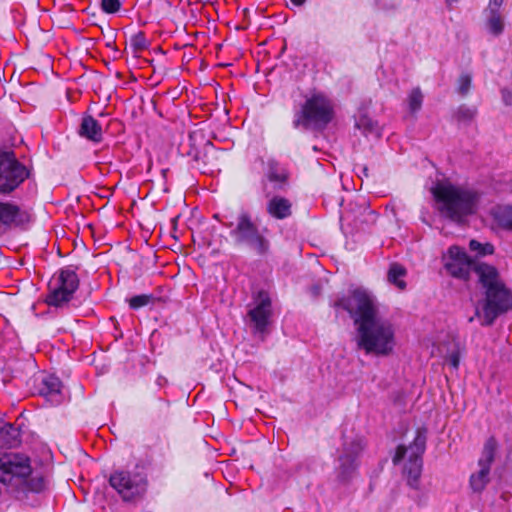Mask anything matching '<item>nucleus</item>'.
I'll return each instance as SVG.
<instances>
[{"label": "nucleus", "instance_id": "f257e3e1", "mask_svg": "<svg viewBox=\"0 0 512 512\" xmlns=\"http://www.w3.org/2000/svg\"><path fill=\"white\" fill-rule=\"evenodd\" d=\"M335 306L348 311L357 325V346L366 354L389 355L395 346V330L392 323L381 315L376 299L363 289H355L342 297Z\"/></svg>", "mask_w": 512, "mask_h": 512}, {"label": "nucleus", "instance_id": "f03ea898", "mask_svg": "<svg viewBox=\"0 0 512 512\" xmlns=\"http://www.w3.org/2000/svg\"><path fill=\"white\" fill-rule=\"evenodd\" d=\"M443 261L447 272L458 279H468L470 271L473 270L483 288L486 289L483 308L480 309L477 306L475 314L469 318V322H472L476 317L480 320L481 325H491L499 314L507 311L512 306V296L500 281L495 267L485 263L473 262L465 250L459 246H451L447 254L443 256Z\"/></svg>", "mask_w": 512, "mask_h": 512}, {"label": "nucleus", "instance_id": "7ed1b4c3", "mask_svg": "<svg viewBox=\"0 0 512 512\" xmlns=\"http://www.w3.org/2000/svg\"><path fill=\"white\" fill-rule=\"evenodd\" d=\"M439 213L456 223L476 213L481 194L468 187L457 186L449 181H438L431 188Z\"/></svg>", "mask_w": 512, "mask_h": 512}, {"label": "nucleus", "instance_id": "20e7f679", "mask_svg": "<svg viewBox=\"0 0 512 512\" xmlns=\"http://www.w3.org/2000/svg\"><path fill=\"white\" fill-rule=\"evenodd\" d=\"M28 457L12 452L0 453V482L7 485L18 499H24L28 492L40 493L47 487L46 479L33 475Z\"/></svg>", "mask_w": 512, "mask_h": 512}, {"label": "nucleus", "instance_id": "39448f33", "mask_svg": "<svg viewBox=\"0 0 512 512\" xmlns=\"http://www.w3.org/2000/svg\"><path fill=\"white\" fill-rule=\"evenodd\" d=\"M230 227V236L235 244L247 246L256 255L265 256L270 251V240L268 238V229L260 228L253 221L252 216L247 211H241L237 217L235 224L226 225Z\"/></svg>", "mask_w": 512, "mask_h": 512}, {"label": "nucleus", "instance_id": "423d86ee", "mask_svg": "<svg viewBox=\"0 0 512 512\" xmlns=\"http://www.w3.org/2000/svg\"><path fill=\"white\" fill-rule=\"evenodd\" d=\"M333 106L331 101L323 94H313L308 98L293 121L295 128L313 127L324 129L333 118Z\"/></svg>", "mask_w": 512, "mask_h": 512}, {"label": "nucleus", "instance_id": "0eeeda50", "mask_svg": "<svg viewBox=\"0 0 512 512\" xmlns=\"http://www.w3.org/2000/svg\"><path fill=\"white\" fill-rule=\"evenodd\" d=\"M426 445L425 432L418 429L415 438L409 447L403 445L398 446L393 463L396 465L408 455V461L404 467V473L407 476V483L410 487L418 489L419 479L422 472V454Z\"/></svg>", "mask_w": 512, "mask_h": 512}, {"label": "nucleus", "instance_id": "6e6552de", "mask_svg": "<svg viewBox=\"0 0 512 512\" xmlns=\"http://www.w3.org/2000/svg\"><path fill=\"white\" fill-rule=\"evenodd\" d=\"M363 450L362 439L344 437L342 448L338 450L336 478L341 483L348 482L358 467V457Z\"/></svg>", "mask_w": 512, "mask_h": 512}, {"label": "nucleus", "instance_id": "1a4fd4ad", "mask_svg": "<svg viewBox=\"0 0 512 512\" xmlns=\"http://www.w3.org/2000/svg\"><path fill=\"white\" fill-rule=\"evenodd\" d=\"M28 176L26 167L18 162L13 152H0V193L12 192Z\"/></svg>", "mask_w": 512, "mask_h": 512}, {"label": "nucleus", "instance_id": "9d476101", "mask_svg": "<svg viewBox=\"0 0 512 512\" xmlns=\"http://www.w3.org/2000/svg\"><path fill=\"white\" fill-rule=\"evenodd\" d=\"M109 482L125 501L142 495L147 487V481L142 474L124 470L111 474Z\"/></svg>", "mask_w": 512, "mask_h": 512}, {"label": "nucleus", "instance_id": "9b49d317", "mask_svg": "<svg viewBox=\"0 0 512 512\" xmlns=\"http://www.w3.org/2000/svg\"><path fill=\"white\" fill-rule=\"evenodd\" d=\"M497 442L494 438H489L482 450L478 460L479 470L472 473L469 479V485L473 492L481 493L490 482V470L494 461Z\"/></svg>", "mask_w": 512, "mask_h": 512}, {"label": "nucleus", "instance_id": "f8f14e48", "mask_svg": "<svg viewBox=\"0 0 512 512\" xmlns=\"http://www.w3.org/2000/svg\"><path fill=\"white\" fill-rule=\"evenodd\" d=\"M79 286V279L75 270L71 268L62 269L57 279V287L48 295L47 303L50 306H61L72 298V295Z\"/></svg>", "mask_w": 512, "mask_h": 512}, {"label": "nucleus", "instance_id": "ddd939ff", "mask_svg": "<svg viewBox=\"0 0 512 512\" xmlns=\"http://www.w3.org/2000/svg\"><path fill=\"white\" fill-rule=\"evenodd\" d=\"M272 316V302L267 292L259 291L253 298V307L248 311V317L256 332L266 331Z\"/></svg>", "mask_w": 512, "mask_h": 512}, {"label": "nucleus", "instance_id": "4468645a", "mask_svg": "<svg viewBox=\"0 0 512 512\" xmlns=\"http://www.w3.org/2000/svg\"><path fill=\"white\" fill-rule=\"evenodd\" d=\"M29 221L30 215L27 211L12 202L0 201V235L14 226L23 225Z\"/></svg>", "mask_w": 512, "mask_h": 512}, {"label": "nucleus", "instance_id": "2eb2a0df", "mask_svg": "<svg viewBox=\"0 0 512 512\" xmlns=\"http://www.w3.org/2000/svg\"><path fill=\"white\" fill-rule=\"evenodd\" d=\"M188 142L190 149L187 151V155L196 163L210 164L208 154L214 152L215 148L209 140L205 139L204 134L200 131H193L189 134Z\"/></svg>", "mask_w": 512, "mask_h": 512}, {"label": "nucleus", "instance_id": "dca6fc26", "mask_svg": "<svg viewBox=\"0 0 512 512\" xmlns=\"http://www.w3.org/2000/svg\"><path fill=\"white\" fill-rule=\"evenodd\" d=\"M61 388L62 383L58 377L43 375L39 382L38 391L41 396L45 397L52 404H59L62 399Z\"/></svg>", "mask_w": 512, "mask_h": 512}, {"label": "nucleus", "instance_id": "f3484780", "mask_svg": "<svg viewBox=\"0 0 512 512\" xmlns=\"http://www.w3.org/2000/svg\"><path fill=\"white\" fill-rule=\"evenodd\" d=\"M79 135L98 143L102 140V127L92 116H84L79 127Z\"/></svg>", "mask_w": 512, "mask_h": 512}, {"label": "nucleus", "instance_id": "a211bd4d", "mask_svg": "<svg viewBox=\"0 0 512 512\" xmlns=\"http://www.w3.org/2000/svg\"><path fill=\"white\" fill-rule=\"evenodd\" d=\"M21 443V431L18 426L4 423L0 426V446L6 448L17 447Z\"/></svg>", "mask_w": 512, "mask_h": 512}, {"label": "nucleus", "instance_id": "6ab92c4d", "mask_svg": "<svg viewBox=\"0 0 512 512\" xmlns=\"http://www.w3.org/2000/svg\"><path fill=\"white\" fill-rule=\"evenodd\" d=\"M291 202L280 196H275L267 203V212L276 219H285L291 215Z\"/></svg>", "mask_w": 512, "mask_h": 512}, {"label": "nucleus", "instance_id": "aec40b11", "mask_svg": "<svg viewBox=\"0 0 512 512\" xmlns=\"http://www.w3.org/2000/svg\"><path fill=\"white\" fill-rule=\"evenodd\" d=\"M266 178L275 184V187L282 188L288 181L289 173L285 167L275 160L267 162Z\"/></svg>", "mask_w": 512, "mask_h": 512}, {"label": "nucleus", "instance_id": "412c9836", "mask_svg": "<svg viewBox=\"0 0 512 512\" xmlns=\"http://www.w3.org/2000/svg\"><path fill=\"white\" fill-rule=\"evenodd\" d=\"M439 351L442 357L454 369H458L460 363V346L455 341H450L448 344H444L439 347Z\"/></svg>", "mask_w": 512, "mask_h": 512}, {"label": "nucleus", "instance_id": "4be33fe9", "mask_svg": "<svg viewBox=\"0 0 512 512\" xmlns=\"http://www.w3.org/2000/svg\"><path fill=\"white\" fill-rule=\"evenodd\" d=\"M406 273L407 271L402 265L392 263L387 274L388 282L395 285L398 289L404 290L406 288V282L404 281Z\"/></svg>", "mask_w": 512, "mask_h": 512}, {"label": "nucleus", "instance_id": "5701e85b", "mask_svg": "<svg viewBox=\"0 0 512 512\" xmlns=\"http://www.w3.org/2000/svg\"><path fill=\"white\" fill-rule=\"evenodd\" d=\"M486 25H487L488 31L495 36H498L503 32L504 19L501 16V14L499 13L498 9H495V8L489 9V16H488Z\"/></svg>", "mask_w": 512, "mask_h": 512}, {"label": "nucleus", "instance_id": "b1692460", "mask_svg": "<svg viewBox=\"0 0 512 512\" xmlns=\"http://www.w3.org/2000/svg\"><path fill=\"white\" fill-rule=\"evenodd\" d=\"M356 126L366 136L371 135L376 138H379L381 136V128L379 127L378 123L367 116H361L357 120Z\"/></svg>", "mask_w": 512, "mask_h": 512}, {"label": "nucleus", "instance_id": "393cba45", "mask_svg": "<svg viewBox=\"0 0 512 512\" xmlns=\"http://www.w3.org/2000/svg\"><path fill=\"white\" fill-rule=\"evenodd\" d=\"M423 103V94L419 87L414 88L408 96V106L411 113L418 112Z\"/></svg>", "mask_w": 512, "mask_h": 512}, {"label": "nucleus", "instance_id": "a878e982", "mask_svg": "<svg viewBox=\"0 0 512 512\" xmlns=\"http://www.w3.org/2000/svg\"><path fill=\"white\" fill-rule=\"evenodd\" d=\"M496 220L503 228L512 230V207L507 206L500 208L496 213Z\"/></svg>", "mask_w": 512, "mask_h": 512}, {"label": "nucleus", "instance_id": "bb28decb", "mask_svg": "<svg viewBox=\"0 0 512 512\" xmlns=\"http://www.w3.org/2000/svg\"><path fill=\"white\" fill-rule=\"evenodd\" d=\"M472 86V75L470 73H462L458 78L457 91L465 96L469 93Z\"/></svg>", "mask_w": 512, "mask_h": 512}, {"label": "nucleus", "instance_id": "cd10ccee", "mask_svg": "<svg viewBox=\"0 0 512 512\" xmlns=\"http://www.w3.org/2000/svg\"><path fill=\"white\" fill-rule=\"evenodd\" d=\"M152 300H153L152 295H148V294L136 295L129 300V305L132 309L136 310V309H139L141 307H144V306L150 304L152 302Z\"/></svg>", "mask_w": 512, "mask_h": 512}, {"label": "nucleus", "instance_id": "c85d7f7f", "mask_svg": "<svg viewBox=\"0 0 512 512\" xmlns=\"http://www.w3.org/2000/svg\"><path fill=\"white\" fill-rule=\"evenodd\" d=\"M130 42L135 51H142L147 48V40L143 32L134 34Z\"/></svg>", "mask_w": 512, "mask_h": 512}, {"label": "nucleus", "instance_id": "c756f323", "mask_svg": "<svg viewBox=\"0 0 512 512\" xmlns=\"http://www.w3.org/2000/svg\"><path fill=\"white\" fill-rule=\"evenodd\" d=\"M101 7L106 13H116L121 7L119 0H101Z\"/></svg>", "mask_w": 512, "mask_h": 512}, {"label": "nucleus", "instance_id": "7c9ffc66", "mask_svg": "<svg viewBox=\"0 0 512 512\" xmlns=\"http://www.w3.org/2000/svg\"><path fill=\"white\" fill-rule=\"evenodd\" d=\"M459 117L464 120H470L475 115V110L470 108L461 107L458 111Z\"/></svg>", "mask_w": 512, "mask_h": 512}, {"label": "nucleus", "instance_id": "2f4dec72", "mask_svg": "<svg viewBox=\"0 0 512 512\" xmlns=\"http://www.w3.org/2000/svg\"><path fill=\"white\" fill-rule=\"evenodd\" d=\"M493 252H494L493 245H491L489 243L482 244V248L480 250V255H489V254H492Z\"/></svg>", "mask_w": 512, "mask_h": 512}, {"label": "nucleus", "instance_id": "473e14b6", "mask_svg": "<svg viewBox=\"0 0 512 512\" xmlns=\"http://www.w3.org/2000/svg\"><path fill=\"white\" fill-rule=\"evenodd\" d=\"M469 247L472 251H476L480 255V250L482 248V244L480 242L476 240H471L469 243Z\"/></svg>", "mask_w": 512, "mask_h": 512}, {"label": "nucleus", "instance_id": "72a5a7b5", "mask_svg": "<svg viewBox=\"0 0 512 512\" xmlns=\"http://www.w3.org/2000/svg\"><path fill=\"white\" fill-rule=\"evenodd\" d=\"M503 1L504 0H490L489 9H491V8L499 9V7L503 4Z\"/></svg>", "mask_w": 512, "mask_h": 512}, {"label": "nucleus", "instance_id": "f704fd0d", "mask_svg": "<svg viewBox=\"0 0 512 512\" xmlns=\"http://www.w3.org/2000/svg\"><path fill=\"white\" fill-rule=\"evenodd\" d=\"M502 94H503V98H504L505 103L506 104H511V98H512L511 93L506 91V90H503Z\"/></svg>", "mask_w": 512, "mask_h": 512}, {"label": "nucleus", "instance_id": "c9c22d12", "mask_svg": "<svg viewBox=\"0 0 512 512\" xmlns=\"http://www.w3.org/2000/svg\"><path fill=\"white\" fill-rule=\"evenodd\" d=\"M294 5L301 6L305 3L306 0H290Z\"/></svg>", "mask_w": 512, "mask_h": 512}, {"label": "nucleus", "instance_id": "e433bc0d", "mask_svg": "<svg viewBox=\"0 0 512 512\" xmlns=\"http://www.w3.org/2000/svg\"><path fill=\"white\" fill-rule=\"evenodd\" d=\"M460 0H445L447 6H452L454 3L459 2Z\"/></svg>", "mask_w": 512, "mask_h": 512}, {"label": "nucleus", "instance_id": "4c0bfd02", "mask_svg": "<svg viewBox=\"0 0 512 512\" xmlns=\"http://www.w3.org/2000/svg\"><path fill=\"white\" fill-rule=\"evenodd\" d=\"M362 202H363V203H362V205H363L364 209H365V210H367V209H368V206H367V204H366V201H365V200H363Z\"/></svg>", "mask_w": 512, "mask_h": 512}]
</instances>
